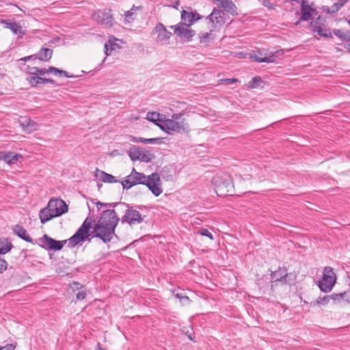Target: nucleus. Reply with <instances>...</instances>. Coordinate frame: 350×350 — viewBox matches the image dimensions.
I'll return each instance as SVG.
<instances>
[{"instance_id": "412c9836", "label": "nucleus", "mask_w": 350, "mask_h": 350, "mask_svg": "<svg viewBox=\"0 0 350 350\" xmlns=\"http://www.w3.org/2000/svg\"><path fill=\"white\" fill-rule=\"evenodd\" d=\"M95 176L103 183H113L118 182L116 176L98 169H96L95 171Z\"/></svg>"}, {"instance_id": "680f3d73", "label": "nucleus", "mask_w": 350, "mask_h": 350, "mask_svg": "<svg viewBox=\"0 0 350 350\" xmlns=\"http://www.w3.org/2000/svg\"><path fill=\"white\" fill-rule=\"evenodd\" d=\"M101 186H102V185H99V184H98V187H101Z\"/></svg>"}, {"instance_id": "603ef678", "label": "nucleus", "mask_w": 350, "mask_h": 350, "mask_svg": "<svg viewBox=\"0 0 350 350\" xmlns=\"http://www.w3.org/2000/svg\"><path fill=\"white\" fill-rule=\"evenodd\" d=\"M224 81L227 83H234L238 82V79L236 78L225 79Z\"/></svg>"}, {"instance_id": "9b49d317", "label": "nucleus", "mask_w": 350, "mask_h": 350, "mask_svg": "<svg viewBox=\"0 0 350 350\" xmlns=\"http://www.w3.org/2000/svg\"><path fill=\"white\" fill-rule=\"evenodd\" d=\"M92 17L95 21L100 25L112 26L113 18L108 12L98 10L93 14Z\"/></svg>"}, {"instance_id": "f03ea898", "label": "nucleus", "mask_w": 350, "mask_h": 350, "mask_svg": "<svg viewBox=\"0 0 350 350\" xmlns=\"http://www.w3.org/2000/svg\"><path fill=\"white\" fill-rule=\"evenodd\" d=\"M160 176L157 173H152L150 176H146L133 169L131 173L126 177V179L121 182L123 189H129L132 187L141 184L146 185L155 196H159L162 193L160 187Z\"/></svg>"}, {"instance_id": "49530a36", "label": "nucleus", "mask_w": 350, "mask_h": 350, "mask_svg": "<svg viewBox=\"0 0 350 350\" xmlns=\"http://www.w3.org/2000/svg\"><path fill=\"white\" fill-rule=\"evenodd\" d=\"M343 301L350 304V291L343 292Z\"/></svg>"}, {"instance_id": "6ab92c4d", "label": "nucleus", "mask_w": 350, "mask_h": 350, "mask_svg": "<svg viewBox=\"0 0 350 350\" xmlns=\"http://www.w3.org/2000/svg\"><path fill=\"white\" fill-rule=\"evenodd\" d=\"M283 54V52L280 50L276 51L275 53H269V55L267 57H259L256 55H252L251 58L253 61L256 62H266V63H272L274 62V57H278L280 55H282Z\"/></svg>"}, {"instance_id": "423d86ee", "label": "nucleus", "mask_w": 350, "mask_h": 350, "mask_svg": "<svg viewBox=\"0 0 350 350\" xmlns=\"http://www.w3.org/2000/svg\"><path fill=\"white\" fill-rule=\"evenodd\" d=\"M68 243V245L70 247H73L75 245H72L70 243V238L67 240L63 241H57L46 234H44L42 237L38 239L36 241V243L40 246L42 248L46 250H52V251H59L63 247Z\"/></svg>"}, {"instance_id": "bf43d9fd", "label": "nucleus", "mask_w": 350, "mask_h": 350, "mask_svg": "<svg viewBox=\"0 0 350 350\" xmlns=\"http://www.w3.org/2000/svg\"><path fill=\"white\" fill-rule=\"evenodd\" d=\"M188 336H189V338L191 340H193L191 335H189Z\"/></svg>"}, {"instance_id": "0eeeda50", "label": "nucleus", "mask_w": 350, "mask_h": 350, "mask_svg": "<svg viewBox=\"0 0 350 350\" xmlns=\"http://www.w3.org/2000/svg\"><path fill=\"white\" fill-rule=\"evenodd\" d=\"M120 206L126 208L125 213L120 219L122 224L126 223L132 226L143 222L145 216H142L137 209L134 208V206L125 202L121 203Z\"/></svg>"}, {"instance_id": "f8f14e48", "label": "nucleus", "mask_w": 350, "mask_h": 350, "mask_svg": "<svg viewBox=\"0 0 350 350\" xmlns=\"http://www.w3.org/2000/svg\"><path fill=\"white\" fill-rule=\"evenodd\" d=\"M314 12L315 10L308 5L307 1H302L300 8L301 16L295 25L299 24L301 21H308L311 19Z\"/></svg>"}, {"instance_id": "58836bf2", "label": "nucleus", "mask_w": 350, "mask_h": 350, "mask_svg": "<svg viewBox=\"0 0 350 350\" xmlns=\"http://www.w3.org/2000/svg\"><path fill=\"white\" fill-rule=\"evenodd\" d=\"M330 296L332 297L331 299L334 300V302L340 303L343 301V293H333Z\"/></svg>"}, {"instance_id": "bb28decb", "label": "nucleus", "mask_w": 350, "mask_h": 350, "mask_svg": "<svg viewBox=\"0 0 350 350\" xmlns=\"http://www.w3.org/2000/svg\"><path fill=\"white\" fill-rule=\"evenodd\" d=\"M154 158V154L149 150H140V158L139 160L144 162H150Z\"/></svg>"}, {"instance_id": "7ed1b4c3", "label": "nucleus", "mask_w": 350, "mask_h": 350, "mask_svg": "<svg viewBox=\"0 0 350 350\" xmlns=\"http://www.w3.org/2000/svg\"><path fill=\"white\" fill-rule=\"evenodd\" d=\"M68 211L66 202L59 198H51L48 202L47 206L41 209L39 217L42 224H45L53 218L59 217Z\"/></svg>"}, {"instance_id": "72a5a7b5", "label": "nucleus", "mask_w": 350, "mask_h": 350, "mask_svg": "<svg viewBox=\"0 0 350 350\" xmlns=\"http://www.w3.org/2000/svg\"><path fill=\"white\" fill-rule=\"evenodd\" d=\"M27 81L31 84V86L36 87L41 83V77L37 76H28Z\"/></svg>"}, {"instance_id": "ea45409f", "label": "nucleus", "mask_w": 350, "mask_h": 350, "mask_svg": "<svg viewBox=\"0 0 350 350\" xmlns=\"http://www.w3.org/2000/svg\"><path fill=\"white\" fill-rule=\"evenodd\" d=\"M342 7V5H340V3L338 1L335 3H334L331 8L328 10V12L329 13H336Z\"/></svg>"}, {"instance_id": "b1692460", "label": "nucleus", "mask_w": 350, "mask_h": 350, "mask_svg": "<svg viewBox=\"0 0 350 350\" xmlns=\"http://www.w3.org/2000/svg\"><path fill=\"white\" fill-rule=\"evenodd\" d=\"M311 27L312 31L317 33L319 36L325 38H332V33L329 29L323 28L316 23L314 25L313 23H311Z\"/></svg>"}, {"instance_id": "a211bd4d", "label": "nucleus", "mask_w": 350, "mask_h": 350, "mask_svg": "<svg viewBox=\"0 0 350 350\" xmlns=\"http://www.w3.org/2000/svg\"><path fill=\"white\" fill-rule=\"evenodd\" d=\"M14 233L23 240L33 244V240L29 235L27 231L21 225H15L13 228Z\"/></svg>"}, {"instance_id": "f3484780", "label": "nucleus", "mask_w": 350, "mask_h": 350, "mask_svg": "<svg viewBox=\"0 0 350 350\" xmlns=\"http://www.w3.org/2000/svg\"><path fill=\"white\" fill-rule=\"evenodd\" d=\"M200 18V16L198 13L188 12L185 10L181 12V20L183 23H185L189 26Z\"/></svg>"}, {"instance_id": "e2e57ef3", "label": "nucleus", "mask_w": 350, "mask_h": 350, "mask_svg": "<svg viewBox=\"0 0 350 350\" xmlns=\"http://www.w3.org/2000/svg\"><path fill=\"white\" fill-rule=\"evenodd\" d=\"M348 23H349V25H350V19L349 20Z\"/></svg>"}, {"instance_id": "a878e982", "label": "nucleus", "mask_w": 350, "mask_h": 350, "mask_svg": "<svg viewBox=\"0 0 350 350\" xmlns=\"http://www.w3.org/2000/svg\"><path fill=\"white\" fill-rule=\"evenodd\" d=\"M147 119L154 123H156L157 121H159L161 123H162L165 119V117L163 115H161L158 112L152 111L147 113Z\"/></svg>"}, {"instance_id": "2f4dec72", "label": "nucleus", "mask_w": 350, "mask_h": 350, "mask_svg": "<svg viewBox=\"0 0 350 350\" xmlns=\"http://www.w3.org/2000/svg\"><path fill=\"white\" fill-rule=\"evenodd\" d=\"M118 44L115 42L108 41L105 44V53L106 55H110L113 51H115L118 48Z\"/></svg>"}, {"instance_id": "4c0bfd02", "label": "nucleus", "mask_w": 350, "mask_h": 350, "mask_svg": "<svg viewBox=\"0 0 350 350\" xmlns=\"http://www.w3.org/2000/svg\"><path fill=\"white\" fill-rule=\"evenodd\" d=\"M332 297L330 295H325L323 297H319L317 300V303L318 304H323L325 305L327 303H329V300L331 299Z\"/></svg>"}, {"instance_id": "5fc2aeb1", "label": "nucleus", "mask_w": 350, "mask_h": 350, "mask_svg": "<svg viewBox=\"0 0 350 350\" xmlns=\"http://www.w3.org/2000/svg\"><path fill=\"white\" fill-rule=\"evenodd\" d=\"M79 286H80L79 283H78V282H73L72 288H73V290H78L80 288H81V286L79 287Z\"/></svg>"}, {"instance_id": "2eb2a0df", "label": "nucleus", "mask_w": 350, "mask_h": 350, "mask_svg": "<svg viewBox=\"0 0 350 350\" xmlns=\"http://www.w3.org/2000/svg\"><path fill=\"white\" fill-rule=\"evenodd\" d=\"M20 126L25 132L30 133L37 129L38 124L27 117H22L19 120Z\"/></svg>"}, {"instance_id": "7c9ffc66", "label": "nucleus", "mask_w": 350, "mask_h": 350, "mask_svg": "<svg viewBox=\"0 0 350 350\" xmlns=\"http://www.w3.org/2000/svg\"><path fill=\"white\" fill-rule=\"evenodd\" d=\"M141 9H142L141 6H138V7L133 6V8L130 10L125 12V13H124L125 20L127 21L128 22H130L131 21L134 20L135 15V11L136 10H141Z\"/></svg>"}, {"instance_id": "aec40b11", "label": "nucleus", "mask_w": 350, "mask_h": 350, "mask_svg": "<svg viewBox=\"0 0 350 350\" xmlns=\"http://www.w3.org/2000/svg\"><path fill=\"white\" fill-rule=\"evenodd\" d=\"M287 270L285 267L279 268L278 270L273 271L271 273L272 280L275 282H280L282 284H286Z\"/></svg>"}, {"instance_id": "8fccbe9b", "label": "nucleus", "mask_w": 350, "mask_h": 350, "mask_svg": "<svg viewBox=\"0 0 350 350\" xmlns=\"http://www.w3.org/2000/svg\"><path fill=\"white\" fill-rule=\"evenodd\" d=\"M45 74H49V71H48V69L38 68V75L42 76Z\"/></svg>"}, {"instance_id": "c03bdc74", "label": "nucleus", "mask_w": 350, "mask_h": 350, "mask_svg": "<svg viewBox=\"0 0 350 350\" xmlns=\"http://www.w3.org/2000/svg\"><path fill=\"white\" fill-rule=\"evenodd\" d=\"M211 34V32H206V33H202L200 36V42H208V38L209 37V36Z\"/></svg>"}, {"instance_id": "f704fd0d", "label": "nucleus", "mask_w": 350, "mask_h": 350, "mask_svg": "<svg viewBox=\"0 0 350 350\" xmlns=\"http://www.w3.org/2000/svg\"><path fill=\"white\" fill-rule=\"evenodd\" d=\"M122 202H113V203H103L100 202H96V207L98 210H100L103 207H110L114 208L116 206H120Z\"/></svg>"}, {"instance_id": "6e6552de", "label": "nucleus", "mask_w": 350, "mask_h": 350, "mask_svg": "<svg viewBox=\"0 0 350 350\" xmlns=\"http://www.w3.org/2000/svg\"><path fill=\"white\" fill-rule=\"evenodd\" d=\"M336 281V275L331 267H325L323 271V277L318 282V286L324 293L332 291Z\"/></svg>"}, {"instance_id": "5701e85b", "label": "nucleus", "mask_w": 350, "mask_h": 350, "mask_svg": "<svg viewBox=\"0 0 350 350\" xmlns=\"http://www.w3.org/2000/svg\"><path fill=\"white\" fill-rule=\"evenodd\" d=\"M36 55L37 59L43 62H48L52 57L53 50L49 48L42 47Z\"/></svg>"}, {"instance_id": "4468645a", "label": "nucleus", "mask_w": 350, "mask_h": 350, "mask_svg": "<svg viewBox=\"0 0 350 350\" xmlns=\"http://www.w3.org/2000/svg\"><path fill=\"white\" fill-rule=\"evenodd\" d=\"M217 5L232 15L237 14V6L232 0H215Z\"/></svg>"}, {"instance_id": "c85d7f7f", "label": "nucleus", "mask_w": 350, "mask_h": 350, "mask_svg": "<svg viewBox=\"0 0 350 350\" xmlns=\"http://www.w3.org/2000/svg\"><path fill=\"white\" fill-rule=\"evenodd\" d=\"M334 34L338 38H340L342 40H350V33L348 31H342L340 29H334Z\"/></svg>"}, {"instance_id": "9d476101", "label": "nucleus", "mask_w": 350, "mask_h": 350, "mask_svg": "<svg viewBox=\"0 0 350 350\" xmlns=\"http://www.w3.org/2000/svg\"><path fill=\"white\" fill-rule=\"evenodd\" d=\"M189 26L185 23L180 22L177 25L171 26L174 29V32L178 36L183 38L187 40H191L193 36L196 34L195 31L189 29Z\"/></svg>"}, {"instance_id": "e433bc0d", "label": "nucleus", "mask_w": 350, "mask_h": 350, "mask_svg": "<svg viewBox=\"0 0 350 350\" xmlns=\"http://www.w3.org/2000/svg\"><path fill=\"white\" fill-rule=\"evenodd\" d=\"M198 233L202 236L208 237L211 240H213L214 239L213 234L208 229L201 228L198 231Z\"/></svg>"}, {"instance_id": "79ce46f5", "label": "nucleus", "mask_w": 350, "mask_h": 350, "mask_svg": "<svg viewBox=\"0 0 350 350\" xmlns=\"http://www.w3.org/2000/svg\"><path fill=\"white\" fill-rule=\"evenodd\" d=\"M8 267L7 262L0 258V273H3L5 270H6Z\"/></svg>"}, {"instance_id": "3c124183", "label": "nucleus", "mask_w": 350, "mask_h": 350, "mask_svg": "<svg viewBox=\"0 0 350 350\" xmlns=\"http://www.w3.org/2000/svg\"><path fill=\"white\" fill-rule=\"evenodd\" d=\"M14 346L13 345H7L4 347H0V350H14Z\"/></svg>"}, {"instance_id": "dca6fc26", "label": "nucleus", "mask_w": 350, "mask_h": 350, "mask_svg": "<svg viewBox=\"0 0 350 350\" xmlns=\"http://www.w3.org/2000/svg\"><path fill=\"white\" fill-rule=\"evenodd\" d=\"M0 158L9 165L15 164L23 157L20 154L14 153L11 151H4L0 152Z\"/></svg>"}, {"instance_id": "39448f33", "label": "nucleus", "mask_w": 350, "mask_h": 350, "mask_svg": "<svg viewBox=\"0 0 350 350\" xmlns=\"http://www.w3.org/2000/svg\"><path fill=\"white\" fill-rule=\"evenodd\" d=\"M215 191L219 196H232L234 185L232 177L228 174L217 176L213 178Z\"/></svg>"}, {"instance_id": "4d7b16f0", "label": "nucleus", "mask_w": 350, "mask_h": 350, "mask_svg": "<svg viewBox=\"0 0 350 350\" xmlns=\"http://www.w3.org/2000/svg\"><path fill=\"white\" fill-rule=\"evenodd\" d=\"M345 48L347 49L349 52H350V43L345 44Z\"/></svg>"}, {"instance_id": "20e7f679", "label": "nucleus", "mask_w": 350, "mask_h": 350, "mask_svg": "<svg viewBox=\"0 0 350 350\" xmlns=\"http://www.w3.org/2000/svg\"><path fill=\"white\" fill-rule=\"evenodd\" d=\"M156 124L168 134H172V132H180L187 129L185 118L181 113L173 114L172 119L165 118L162 123H156Z\"/></svg>"}, {"instance_id": "1a4fd4ad", "label": "nucleus", "mask_w": 350, "mask_h": 350, "mask_svg": "<svg viewBox=\"0 0 350 350\" xmlns=\"http://www.w3.org/2000/svg\"><path fill=\"white\" fill-rule=\"evenodd\" d=\"M211 23V32L219 31L223 27L224 20V12L216 8H214L212 12L207 16Z\"/></svg>"}, {"instance_id": "473e14b6", "label": "nucleus", "mask_w": 350, "mask_h": 350, "mask_svg": "<svg viewBox=\"0 0 350 350\" xmlns=\"http://www.w3.org/2000/svg\"><path fill=\"white\" fill-rule=\"evenodd\" d=\"M264 83L260 77H253L252 79L249 82V88H257L261 85V84Z\"/></svg>"}, {"instance_id": "6e6d98bb", "label": "nucleus", "mask_w": 350, "mask_h": 350, "mask_svg": "<svg viewBox=\"0 0 350 350\" xmlns=\"http://www.w3.org/2000/svg\"><path fill=\"white\" fill-rule=\"evenodd\" d=\"M349 1V0H338V2L340 3V5L342 6Z\"/></svg>"}, {"instance_id": "de8ad7c7", "label": "nucleus", "mask_w": 350, "mask_h": 350, "mask_svg": "<svg viewBox=\"0 0 350 350\" xmlns=\"http://www.w3.org/2000/svg\"><path fill=\"white\" fill-rule=\"evenodd\" d=\"M51 83L53 85H55L56 83L55 81L52 79H46L41 77V83Z\"/></svg>"}, {"instance_id": "13d9d810", "label": "nucleus", "mask_w": 350, "mask_h": 350, "mask_svg": "<svg viewBox=\"0 0 350 350\" xmlns=\"http://www.w3.org/2000/svg\"><path fill=\"white\" fill-rule=\"evenodd\" d=\"M97 349L98 350H103V349L100 347L99 344L97 345V348L96 349V350H97Z\"/></svg>"}, {"instance_id": "052dcab7", "label": "nucleus", "mask_w": 350, "mask_h": 350, "mask_svg": "<svg viewBox=\"0 0 350 350\" xmlns=\"http://www.w3.org/2000/svg\"><path fill=\"white\" fill-rule=\"evenodd\" d=\"M292 1H295V2H297V3H299V0H291Z\"/></svg>"}, {"instance_id": "a19ab883", "label": "nucleus", "mask_w": 350, "mask_h": 350, "mask_svg": "<svg viewBox=\"0 0 350 350\" xmlns=\"http://www.w3.org/2000/svg\"><path fill=\"white\" fill-rule=\"evenodd\" d=\"M27 72L29 76H37L38 75V67L27 66Z\"/></svg>"}, {"instance_id": "37998d69", "label": "nucleus", "mask_w": 350, "mask_h": 350, "mask_svg": "<svg viewBox=\"0 0 350 350\" xmlns=\"http://www.w3.org/2000/svg\"><path fill=\"white\" fill-rule=\"evenodd\" d=\"M76 297L77 300H83L86 297V293L85 291H79Z\"/></svg>"}, {"instance_id": "4be33fe9", "label": "nucleus", "mask_w": 350, "mask_h": 350, "mask_svg": "<svg viewBox=\"0 0 350 350\" xmlns=\"http://www.w3.org/2000/svg\"><path fill=\"white\" fill-rule=\"evenodd\" d=\"M1 23L4 25V27L10 29L14 34L23 33L21 26L15 21L11 20H2Z\"/></svg>"}, {"instance_id": "f257e3e1", "label": "nucleus", "mask_w": 350, "mask_h": 350, "mask_svg": "<svg viewBox=\"0 0 350 350\" xmlns=\"http://www.w3.org/2000/svg\"><path fill=\"white\" fill-rule=\"evenodd\" d=\"M120 218L113 209H107L102 212L98 221L95 223L93 217L88 216L77 232L70 238V243L77 245L85 240L91 241L93 238L100 239L104 243H110L118 238L115 230Z\"/></svg>"}, {"instance_id": "c756f323", "label": "nucleus", "mask_w": 350, "mask_h": 350, "mask_svg": "<svg viewBox=\"0 0 350 350\" xmlns=\"http://www.w3.org/2000/svg\"><path fill=\"white\" fill-rule=\"evenodd\" d=\"M135 142H141L143 144H155L160 143V138H143V137H135L133 139Z\"/></svg>"}, {"instance_id": "864d4df0", "label": "nucleus", "mask_w": 350, "mask_h": 350, "mask_svg": "<svg viewBox=\"0 0 350 350\" xmlns=\"http://www.w3.org/2000/svg\"><path fill=\"white\" fill-rule=\"evenodd\" d=\"M61 75V76H62V75H63V76H64V77H68V78H69V77H72V76L69 75V74H68V72H66V71H65V70H60V75Z\"/></svg>"}, {"instance_id": "09e8293b", "label": "nucleus", "mask_w": 350, "mask_h": 350, "mask_svg": "<svg viewBox=\"0 0 350 350\" xmlns=\"http://www.w3.org/2000/svg\"><path fill=\"white\" fill-rule=\"evenodd\" d=\"M37 59V56H36V55L34 54V55L24 57L21 58V60L23 61V62H27V60H29V59Z\"/></svg>"}, {"instance_id": "ddd939ff", "label": "nucleus", "mask_w": 350, "mask_h": 350, "mask_svg": "<svg viewBox=\"0 0 350 350\" xmlns=\"http://www.w3.org/2000/svg\"><path fill=\"white\" fill-rule=\"evenodd\" d=\"M153 32L157 33L156 41L158 42L167 41L172 36V33L167 31L163 24L161 23L155 26Z\"/></svg>"}, {"instance_id": "393cba45", "label": "nucleus", "mask_w": 350, "mask_h": 350, "mask_svg": "<svg viewBox=\"0 0 350 350\" xmlns=\"http://www.w3.org/2000/svg\"><path fill=\"white\" fill-rule=\"evenodd\" d=\"M12 247V243L8 241L6 239H0V254H5L9 252Z\"/></svg>"}, {"instance_id": "c9c22d12", "label": "nucleus", "mask_w": 350, "mask_h": 350, "mask_svg": "<svg viewBox=\"0 0 350 350\" xmlns=\"http://www.w3.org/2000/svg\"><path fill=\"white\" fill-rule=\"evenodd\" d=\"M174 296L180 300V301L183 304H189L190 302V299L186 295H183L182 293H177L174 294Z\"/></svg>"}, {"instance_id": "a18cd8bd", "label": "nucleus", "mask_w": 350, "mask_h": 350, "mask_svg": "<svg viewBox=\"0 0 350 350\" xmlns=\"http://www.w3.org/2000/svg\"><path fill=\"white\" fill-rule=\"evenodd\" d=\"M60 70L59 68H57L55 67H53V66H50L49 68H48V71H49V74L50 73H52V74H54V75H60Z\"/></svg>"}, {"instance_id": "cd10ccee", "label": "nucleus", "mask_w": 350, "mask_h": 350, "mask_svg": "<svg viewBox=\"0 0 350 350\" xmlns=\"http://www.w3.org/2000/svg\"><path fill=\"white\" fill-rule=\"evenodd\" d=\"M129 155L131 159L133 161L139 160L140 158V149L136 146H133L129 151Z\"/></svg>"}]
</instances>
